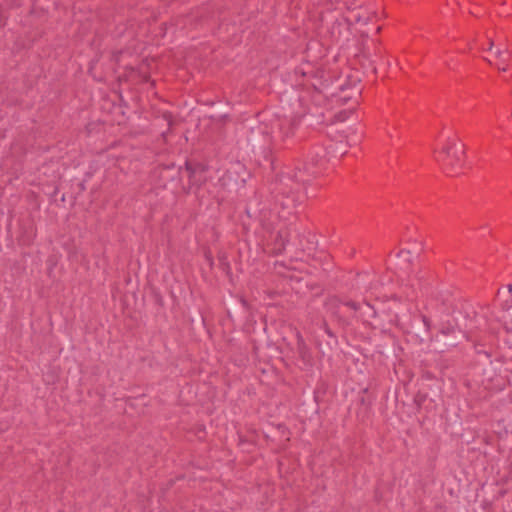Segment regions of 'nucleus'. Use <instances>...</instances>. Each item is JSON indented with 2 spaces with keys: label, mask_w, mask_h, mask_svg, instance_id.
Instances as JSON below:
<instances>
[{
  "label": "nucleus",
  "mask_w": 512,
  "mask_h": 512,
  "mask_svg": "<svg viewBox=\"0 0 512 512\" xmlns=\"http://www.w3.org/2000/svg\"><path fill=\"white\" fill-rule=\"evenodd\" d=\"M435 161L448 175L459 173L464 165V145L460 143L455 135H448L440 146L433 152Z\"/></svg>",
  "instance_id": "obj_1"
},
{
  "label": "nucleus",
  "mask_w": 512,
  "mask_h": 512,
  "mask_svg": "<svg viewBox=\"0 0 512 512\" xmlns=\"http://www.w3.org/2000/svg\"><path fill=\"white\" fill-rule=\"evenodd\" d=\"M306 179L302 172L296 169L281 173L276 188V202L283 209H291L299 201V192L303 188Z\"/></svg>",
  "instance_id": "obj_2"
},
{
  "label": "nucleus",
  "mask_w": 512,
  "mask_h": 512,
  "mask_svg": "<svg viewBox=\"0 0 512 512\" xmlns=\"http://www.w3.org/2000/svg\"><path fill=\"white\" fill-rule=\"evenodd\" d=\"M307 113L306 108L296 112L290 119L280 120L277 129L272 132V144L276 148H285L292 142L295 131L301 118Z\"/></svg>",
  "instance_id": "obj_3"
},
{
  "label": "nucleus",
  "mask_w": 512,
  "mask_h": 512,
  "mask_svg": "<svg viewBox=\"0 0 512 512\" xmlns=\"http://www.w3.org/2000/svg\"><path fill=\"white\" fill-rule=\"evenodd\" d=\"M262 228L267 235H264L266 246L273 255L281 254L289 240V230L286 226H281L275 231V227L271 223H262Z\"/></svg>",
  "instance_id": "obj_4"
},
{
  "label": "nucleus",
  "mask_w": 512,
  "mask_h": 512,
  "mask_svg": "<svg viewBox=\"0 0 512 512\" xmlns=\"http://www.w3.org/2000/svg\"><path fill=\"white\" fill-rule=\"evenodd\" d=\"M376 16V11L369 6L360 5L351 10V18L358 24L366 25Z\"/></svg>",
  "instance_id": "obj_5"
},
{
  "label": "nucleus",
  "mask_w": 512,
  "mask_h": 512,
  "mask_svg": "<svg viewBox=\"0 0 512 512\" xmlns=\"http://www.w3.org/2000/svg\"><path fill=\"white\" fill-rule=\"evenodd\" d=\"M500 326L499 320L495 318L492 313L489 316L483 315L478 320V328L493 336L499 332Z\"/></svg>",
  "instance_id": "obj_6"
},
{
  "label": "nucleus",
  "mask_w": 512,
  "mask_h": 512,
  "mask_svg": "<svg viewBox=\"0 0 512 512\" xmlns=\"http://www.w3.org/2000/svg\"><path fill=\"white\" fill-rule=\"evenodd\" d=\"M297 338H298L297 351H298L299 357L305 363H310L312 358H311V354L309 352L307 345L305 344V342L300 334H298Z\"/></svg>",
  "instance_id": "obj_7"
},
{
  "label": "nucleus",
  "mask_w": 512,
  "mask_h": 512,
  "mask_svg": "<svg viewBox=\"0 0 512 512\" xmlns=\"http://www.w3.org/2000/svg\"><path fill=\"white\" fill-rule=\"evenodd\" d=\"M495 55L497 58H499V61H500V63L497 64L498 70L503 71V72L507 71V63L509 61V55H510L509 51L498 49L495 52Z\"/></svg>",
  "instance_id": "obj_8"
},
{
  "label": "nucleus",
  "mask_w": 512,
  "mask_h": 512,
  "mask_svg": "<svg viewBox=\"0 0 512 512\" xmlns=\"http://www.w3.org/2000/svg\"><path fill=\"white\" fill-rule=\"evenodd\" d=\"M343 305L353 309L354 311H357L359 310L360 308V305L359 303L355 302V301H352V300H349V301H344L342 302Z\"/></svg>",
  "instance_id": "obj_9"
},
{
  "label": "nucleus",
  "mask_w": 512,
  "mask_h": 512,
  "mask_svg": "<svg viewBox=\"0 0 512 512\" xmlns=\"http://www.w3.org/2000/svg\"><path fill=\"white\" fill-rule=\"evenodd\" d=\"M338 27H339V37L342 35V33L347 30V23L345 21V19L343 18H339V23H338Z\"/></svg>",
  "instance_id": "obj_10"
},
{
  "label": "nucleus",
  "mask_w": 512,
  "mask_h": 512,
  "mask_svg": "<svg viewBox=\"0 0 512 512\" xmlns=\"http://www.w3.org/2000/svg\"><path fill=\"white\" fill-rule=\"evenodd\" d=\"M185 169L188 172L189 178H192V176H193V174L195 172V169L193 168V166L189 162H186L185 163Z\"/></svg>",
  "instance_id": "obj_11"
},
{
  "label": "nucleus",
  "mask_w": 512,
  "mask_h": 512,
  "mask_svg": "<svg viewBox=\"0 0 512 512\" xmlns=\"http://www.w3.org/2000/svg\"><path fill=\"white\" fill-rule=\"evenodd\" d=\"M422 321H423V324L426 327V329L430 330V328H431V321H430V319L427 316L423 315L422 316Z\"/></svg>",
  "instance_id": "obj_12"
},
{
  "label": "nucleus",
  "mask_w": 512,
  "mask_h": 512,
  "mask_svg": "<svg viewBox=\"0 0 512 512\" xmlns=\"http://www.w3.org/2000/svg\"><path fill=\"white\" fill-rule=\"evenodd\" d=\"M310 159L314 163V165H322L323 160H321V159H314V156H311Z\"/></svg>",
  "instance_id": "obj_13"
},
{
  "label": "nucleus",
  "mask_w": 512,
  "mask_h": 512,
  "mask_svg": "<svg viewBox=\"0 0 512 512\" xmlns=\"http://www.w3.org/2000/svg\"><path fill=\"white\" fill-rule=\"evenodd\" d=\"M320 152L321 153H318V152L315 153V158L314 159H321V160H323V158H324L323 150H321Z\"/></svg>",
  "instance_id": "obj_14"
},
{
  "label": "nucleus",
  "mask_w": 512,
  "mask_h": 512,
  "mask_svg": "<svg viewBox=\"0 0 512 512\" xmlns=\"http://www.w3.org/2000/svg\"><path fill=\"white\" fill-rule=\"evenodd\" d=\"M493 46H494V42H493V40H490V41H489V47H488V49H489V50H491V49L493 48Z\"/></svg>",
  "instance_id": "obj_15"
},
{
  "label": "nucleus",
  "mask_w": 512,
  "mask_h": 512,
  "mask_svg": "<svg viewBox=\"0 0 512 512\" xmlns=\"http://www.w3.org/2000/svg\"><path fill=\"white\" fill-rule=\"evenodd\" d=\"M507 289H508L509 293H512V284H509V285L507 286Z\"/></svg>",
  "instance_id": "obj_16"
},
{
  "label": "nucleus",
  "mask_w": 512,
  "mask_h": 512,
  "mask_svg": "<svg viewBox=\"0 0 512 512\" xmlns=\"http://www.w3.org/2000/svg\"><path fill=\"white\" fill-rule=\"evenodd\" d=\"M381 27L379 26L377 29H376V33L379 34L381 32Z\"/></svg>",
  "instance_id": "obj_17"
}]
</instances>
